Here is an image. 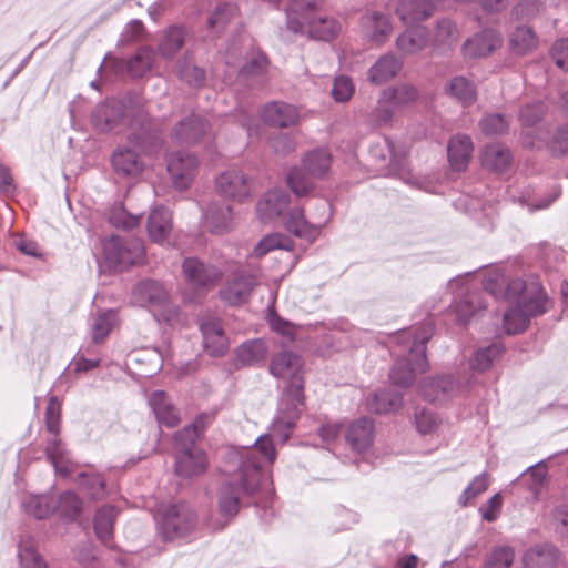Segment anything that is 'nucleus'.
Returning <instances> with one entry per match:
<instances>
[{
	"label": "nucleus",
	"instance_id": "obj_1",
	"mask_svg": "<svg viewBox=\"0 0 568 568\" xmlns=\"http://www.w3.org/2000/svg\"><path fill=\"white\" fill-rule=\"evenodd\" d=\"M519 292L515 304L504 315V328L507 334L524 332L530 317L544 314L547 311L548 300L542 288L538 286L527 287L520 280L513 281L508 285L507 296Z\"/></svg>",
	"mask_w": 568,
	"mask_h": 568
},
{
	"label": "nucleus",
	"instance_id": "obj_2",
	"mask_svg": "<svg viewBox=\"0 0 568 568\" xmlns=\"http://www.w3.org/2000/svg\"><path fill=\"white\" fill-rule=\"evenodd\" d=\"M430 334L432 328L427 325L399 334L397 338L399 343L409 347V356L405 365L397 362L392 368L389 377L394 384L406 387L414 382L417 374L427 369L426 343Z\"/></svg>",
	"mask_w": 568,
	"mask_h": 568
},
{
	"label": "nucleus",
	"instance_id": "obj_3",
	"mask_svg": "<svg viewBox=\"0 0 568 568\" xmlns=\"http://www.w3.org/2000/svg\"><path fill=\"white\" fill-rule=\"evenodd\" d=\"M323 0H293L287 11V27L293 32H303L307 26L312 38L331 41L341 31V24L333 18L317 17L310 20L313 11L318 9Z\"/></svg>",
	"mask_w": 568,
	"mask_h": 568
},
{
	"label": "nucleus",
	"instance_id": "obj_4",
	"mask_svg": "<svg viewBox=\"0 0 568 568\" xmlns=\"http://www.w3.org/2000/svg\"><path fill=\"white\" fill-rule=\"evenodd\" d=\"M258 466L260 464L254 463L250 469H237L221 486L217 504L222 516L234 517L239 513L241 499L257 490L261 480Z\"/></svg>",
	"mask_w": 568,
	"mask_h": 568
},
{
	"label": "nucleus",
	"instance_id": "obj_5",
	"mask_svg": "<svg viewBox=\"0 0 568 568\" xmlns=\"http://www.w3.org/2000/svg\"><path fill=\"white\" fill-rule=\"evenodd\" d=\"M132 298L135 304L148 307L159 321L171 322L178 315L168 291L156 281L140 282L133 290Z\"/></svg>",
	"mask_w": 568,
	"mask_h": 568
},
{
	"label": "nucleus",
	"instance_id": "obj_6",
	"mask_svg": "<svg viewBox=\"0 0 568 568\" xmlns=\"http://www.w3.org/2000/svg\"><path fill=\"white\" fill-rule=\"evenodd\" d=\"M186 440L175 442L180 452L175 459V473L183 478H194L205 474L209 467L206 453L200 448H187Z\"/></svg>",
	"mask_w": 568,
	"mask_h": 568
},
{
	"label": "nucleus",
	"instance_id": "obj_7",
	"mask_svg": "<svg viewBox=\"0 0 568 568\" xmlns=\"http://www.w3.org/2000/svg\"><path fill=\"white\" fill-rule=\"evenodd\" d=\"M195 514L184 504L170 506L162 520V529L165 538L174 539L192 531L195 527Z\"/></svg>",
	"mask_w": 568,
	"mask_h": 568
},
{
	"label": "nucleus",
	"instance_id": "obj_8",
	"mask_svg": "<svg viewBox=\"0 0 568 568\" xmlns=\"http://www.w3.org/2000/svg\"><path fill=\"white\" fill-rule=\"evenodd\" d=\"M215 189L221 196L242 202L250 196L252 182L243 171L229 169L216 178Z\"/></svg>",
	"mask_w": 568,
	"mask_h": 568
},
{
	"label": "nucleus",
	"instance_id": "obj_9",
	"mask_svg": "<svg viewBox=\"0 0 568 568\" xmlns=\"http://www.w3.org/2000/svg\"><path fill=\"white\" fill-rule=\"evenodd\" d=\"M503 44V37L494 29H484L468 38L462 51L469 59L486 58L497 51Z\"/></svg>",
	"mask_w": 568,
	"mask_h": 568
},
{
	"label": "nucleus",
	"instance_id": "obj_10",
	"mask_svg": "<svg viewBox=\"0 0 568 568\" xmlns=\"http://www.w3.org/2000/svg\"><path fill=\"white\" fill-rule=\"evenodd\" d=\"M103 252L112 264L133 265L142 261L144 246L141 241H133L130 245H124L119 237L112 236L104 242Z\"/></svg>",
	"mask_w": 568,
	"mask_h": 568
},
{
	"label": "nucleus",
	"instance_id": "obj_11",
	"mask_svg": "<svg viewBox=\"0 0 568 568\" xmlns=\"http://www.w3.org/2000/svg\"><path fill=\"white\" fill-rule=\"evenodd\" d=\"M257 284L258 281L255 274L239 271L230 277L220 294L227 304L241 305L248 301L252 291Z\"/></svg>",
	"mask_w": 568,
	"mask_h": 568
},
{
	"label": "nucleus",
	"instance_id": "obj_12",
	"mask_svg": "<svg viewBox=\"0 0 568 568\" xmlns=\"http://www.w3.org/2000/svg\"><path fill=\"white\" fill-rule=\"evenodd\" d=\"M197 164V159L192 154L185 152L171 154L168 160V172L173 185L179 190L187 189L194 179Z\"/></svg>",
	"mask_w": 568,
	"mask_h": 568
},
{
	"label": "nucleus",
	"instance_id": "obj_13",
	"mask_svg": "<svg viewBox=\"0 0 568 568\" xmlns=\"http://www.w3.org/2000/svg\"><path fill=\"white\" fill-rule=\"evenodd\" d=\"M359 23L363 38L375 45L385 43L393 31L389 18L377 11L366 12Z\"/></svg>",
	"mask_w": 568,
	"mask_h": 568
},
{
	"label": "nucleus",
	"instance_id": "obj_14",
	"mask_svg": "<svg viewBox=\"0 0 568 568\" xmlns=\"http://www.w3.org/2000/svg\"><path fill=\"white\" fill-rule=\"evenodd\" d=\"M182 267L186 281L193 286L204 290L213 287L222 276L215 266L205 265L194 257L185 258Z\"/></svg>",
	"mask_w": 568,
	"mask_h": 568
},
{
	"label": "nucleus",
	"instance_id": "obj_15",
	"mask_svg": "<svg viewBox=\"0 0 568 568\" xmlns=\"http://www.w3.org/2000/svg\"><path fill=\"white\" fill-rule=\"evenodd\" d=\"M270 373L277 378L294 379L304 376V363L300 355L283 351L270 362Z\"/></svg>",
	"mask_w": 568,
	"mask_h": 568
},
{
	"label": "nucleus",
	"instance_id": "obj_16",
	"mask_svg": "<svg viewBox=\"0 0 568 568\" xmlns=\"http://www.w3.org/2000/svg\"><path fill=\"white\" fill-rule=\"evenodd\" d=\"M325 221L326 217L318 221H308L305 219L303 210L294 209L290 212L285 226L295 236L313 242L318 237Z\"/></svg>",
	"mask_w": 568,
	"mask_h": 568
},
{
	"label": "nucleus",
	"instance_id": "obj_17",
	"mask_svg": "<svg viewBox=\"0 0 568 568\" xmlns=\"http://www.w3.org/2000/svg\"><path fill=\"white\" fill-rule=\"evenodd\" d=\"M473 141L468 135H454L447 146L448 161L454 171H465L473 155Z\"/></svg>",
	"mask_w": 568,
	"mask_h": 568
},
{
	"label": "nucleus",
	"instance_id": "obj_18",
	"mask_svg": "<svg viewBox=\"0 0 568 568\" xmlns=\"http://www.w3.org/2000/svg\"><path fill=\"white\" fill-rule=\"evenodd\" d=\"M204 349L211 356H222L229 349V339L220 322L209 321L201 324Z\"/></svg>",
	"mask_w": 568,
	"mask_h": 568
},
{
	"label": "nucleus",
	"instance_id": "obj_19",
	"mask_svg": "<svg viewBox=\"0 0 568 568\" xmlns=\"http://www.w3.org/2000/svg\"><path fill=\"white\" fill-rule=\"evenodd\" d=\"M124 108L120 102H106L99 104L92 113L94 126L106 132L115 129L123 120Z\"/></svg>",
	"mask_w": 568,
	"mask_h": 568
},
{
	"label": "nucleus",
	"instance_id": "obj_20",
	"mask_svg": "<svg viewBox=\"0 0 568 568\" xmlns=\"http://www.w3.org/2000/svg\"><path fill=\"white\" fill-rule=\"evenodd\" d=\"M264 122L280 128H286L297 123L300 119L298 110L284 102H272L264 106L262 111Z\"/></svg>",
	"mask_w": 568,
	"mask_h": 568
},
{
	"label": "nucleus",
	"instance_id": "obj_21",
	"mask_svg": "<svg viewBox=\"0 0 568 568\" xmlns=\"http://www.w3.org/2000/svg\"><path fill=\"white\" fill-rule=\"evenodd\" d=\"M434 10V0H400L396 8L399 19L407 24L428 19Z\"/></svg>",
	"mask_w": 568,
	"mask_h": 568
},
{
	"label": "nucleus",
	"instance_id": "obj_22",
	"mask_svg": "<svg viewBox=\"0 0 568 568\" xmlns=\"http://www.w3.org/2000/svg\"><path fill=\"white\" fill-rule=\"evenodd\" d=\"M402 67L403 62L393 53L384 54L368 70L367 80L375 85L384 84L394 79Z\"/></svg>",
	"mask_w": 568,
	"mask_h": 568
},
{
	"label": "nucleus",
	"instance_id": "obj_23",
	"mask_svg": "<svg viewBox=\"0 0 568 568\" xmlns=\"http://www.w3.org/2000/svg\"><path fill=\"white\" fill-rule=\"evenodd\" d=\"M373 422L363 417L349 424L345 434L346 440L356 452H364L373 443Z\"/></svg>",
	"mask_w": 568,
	"mask_h": 568
},
{
	"label": "nucleus",
	"instance_id": "obj_24",
	"mask_svg": "<svg viewBox=\"0 0 568 568\" xmlns=\"http://www.w3.org/2000/svg\"><path fill=\"white\" fill-rule=\"evenodd\" d=\"M172 213L164 207H155L148 217L146 230L150 239L163 243L172 232Z\"/></svg>",
	"mask_w": 568,
	"mask_h": 568
},
{
	"label": "nucleus",
	"instance_id": "obj_25",
	"mask_svg": "<svg viewBox=\"0 0 568 568\" xmlns=\"http://www.w3.org/2000/svg\"><path fill=\"white\" fill-rule=\"evenodd\" d=\"M234 224L235 217L229 205H211L205 214V227L213 234H225Z\"/></svg>",
	"mask_w": 568,
	"mask_h": 568
},
{
	"label": "nucleus",
	"instance_id": "obj_26",
	"mask_svg": "<svg viewBox=\"0 0 568 568\" xmlns=\"http://www.w3.org/2000/svg\"><path fill=\"white\" fill-rule=\"evenodd\" d=\"M149 403L161 425L173 428L180 424V415L164 392L156 390L152 393Z\"/></svg>",
	"mask_w": 568,
	"mask_h": 568
},
{
	"label": "nucleus",
	"instance_id": "obj_27",
	"mask_svg": "<svg viewBox=\"0 0 568 568\" xmlns=\"http://www.w3.org/2000/svg\"><path fill=\"white\" fill-rule=\"evenodd\" d=\"M209 123L197 115L183 119L174 129V138L184 143H196L209 132Z\"/></svg>",
	"mask_w": 568,
	"mask_h": 568
},
{
	"label": "nucleus",
	"instance_id": "obj_28",
	"mask_svg": "<svg viewBox=\"0 0 568 568\" xmlns=\"http://www.w3.org/2000/svg\"><path fill=\"white\" fill-rule=\"evenodd\" d=\"M288 196L281 190H274L257 203V214L262 221L273 220L280 216L286 209Z\"/></svg>",
	"mask_w": 568,
	"mask_h": 568
},
{
	"label": "nucleus",
	"instance_id": "obj_29",
	"mask_svg": "<svg viewBox=\"0 0 568 568\" xmlns=\"http://www.w3.org/2000/svg\"><path fill=\"white\" fill-rule=\"evenodd\" d=\"M118 511L113 506L101 507L94 517V531L98 538L105 545L111 547L113 541V529Z\"/></svg>",
	"mask_w": 568,
	"mask_h": 568
},
{
	"label": "nucleus",
	"instance_id": "obj_30",
	"mask_svg": "<svg viewBox=\"0 0 568 568\" xmlns=\"http://www.w3.org/2000/svg\"><path fill=\"white\" fill-rule=\"evenodd\" d=\"M255 453H260L262 458L272 464L275 460L276 452L273 444V440L268 436H261L255 443L254 450H247L243 456V462L239 469H250L254 465V463L260 464L258 470L262 467V459H257L255 457ZM261 475V473L258 471Z\"/></svg>",
	"mask_w": 568,
	"mask_h": 568
},
{
	"label": "nucleus",
	"instance_id": "obj_31",
	"mask_svg": "<svg viewBox=\"0 0 568 568\" xmlns=\"http://www.w3.org/2000/svg\"><path fill=\"white\" fill-rule=\"evenodd\" d=\"M511 162V155L508 149L500 144H489L481 154V164L484 168L495 172L506 171Z\"/></svg>",
	"mask_w": 568,
	"mask_h": 568
},
{
	"label": "nucleus",
	"instance_id": "obj_32",
	"mask_svg": "<svg viewBox=\"0 0 568 568\" xmlns=\"http://www.w3.org/2000/svg\"><path fill=\"white\" fill-rule=\"evenodd\" d=\"M427 32L423 28L407 29L396 40L397 49L404 54H416L427 45Z\"/></svg>",
	"mask_w": 568,
	"mask_h": 568
},
{
	"label": "nucleus",
	"instance_id": "obj_33",
	"mask_svg": "<svg viewBox=\"0 0 568 568\" xmlns=\"http://www.w3.org/2000/svg\"><path fill=\"white\" fill-rule=\"evenodd\" d=\"M304 376L290 379L282 394V405L288 412L298 413L304 406Z\"/></svg>",
	"mask_w": 568,
	"mask_h": 568
},
{
	"label": "nucleus",
	"instance_id": "obj_34",
	"mask_svg": "<svg viewBox=\"0 0 568 568\" xmlns=\"http://www.w3.org/2000/svg\"><path fill=\"white\" fill-rule=\"evenodd\" d=\"M112 165L118 173L124 175L139 174L143 169L139 155L130 149L115 151L112 155Z\"/></svg>",
	"mask_w": 568,
	"mask_h": 568
},
{
	"label": "nucleus",
	"instance_id": "obj_35",
	"mask_svg": "<svg viewBox=\"0 0 568 568\" xmlns=\"http://www.w3.org/2000/svg\"><path fill=\"white\" fill-rule=\"evenodd\" d=\"M332 164V156L325 149H317L307 153L303 166L313 178H324Z\"/></svg>",
	"mask_w": 568,
	"mask_h": 568
},
{
	"label": "nucleus",
	"instance_id": "obj_36",
	"mask_svg": "<svg viewBox=\"0 0 568 568\" xmlns=\"http://www.w3.org/2000/svg\"><path fill=\"white\" fill-rule=\"evenodd\" d=\"M267 346L262 339H252L243 343L236 351L237 361L243 365H253L265 359Z\"/></svg>",
	"mask_w": 568,
	"mask_h": 568
},
{
	"label": "nucleus",
	"instance_id": "obj_37",
	"mask_svg": "<svg viewBox=\"0 0 568 568\" xmlns=\"http://www.w3.org/2000/svg\"><path fill=\"white\" fill-rule=\"evenodd\" d=\"M459 36L456 23L444 18L437 21L432 42L436 47H450L458 41Z\"/></svg>",
	"mask_w": 568,
	"mask_h": 568
},
{
	"label": "nucleus",
	"instance_id": "obj_38",
	"mask_svg": "<svg viewBox=\"0 0 568 568\" xmlns=\"http://www.w3.org/2000/svg\"><path fill=\"white\" fill-rule=\"evenodd\" d=\"M510 47L517 54H527L538 45V38L535 32L527 27L517 28L510 36Z\"/></svg>",
	"mask_w": 568,
	"mask_h": 568
},
{
	"label": "nucleus",
	"instance_id": "obj_39",
	"mask_svg": "<svg viewBox=\"0 0 568 568\" xmlns=\"http://www.w3.org/2000/svg\"><path fill=\"white\" fill-rule=\"evenodd\" d=\"M557 560L556 551L552 548H532L524 558V568H554Z\"/></svg>",
	"mask_w": 568,
	"mask_h": 568
},
{
	"label": "nucleus",
	"instance_id": "obj_40",
	"mask_svg": "<svg viewBox=\"0 0 568 568\" xmlns=\"http://www.w3.org/2000/svg\"><path fill=\"white\" fill-rule=\"evenodd\" d=\"M294 246V242L291 237L281 234L273 233L264 236L254 247L253 254L256 257H262L273 250H285L291 251Z\"/></svg>",
	"mask_w": 568,
	"mask_h": 568
},
{
	"label": "nucleus",
	"instance_id": "obj_41",
	"mask_svg": "<svg viewBox=\"0 0 568 568\" xmlns=\"http://www.w3.org/2000/svg\"><path fill=\"white\" fill-rule=\"evenodd\" d=\"M214 419L215 413H204L199 415L191 425L185 426L181 432L175 434L174 440H186L190 444H193Z\"/></svg>",
	"mask_w": 568,
	"mask_h": 568
},
{
	"label": "nucleus",
	"instance_id": "obj_42",
	"mask_svg": "<svg viewBox=\"0 0 568 568\" xmlns=\"http://www.w3.org/2000/svg\"><path fill=\"white\" fill-rule=\"evenodd\" d=\"M447 92L464 105L471 104L476 100V90L473 83L464 77H455L447 85Z\"/></svg>",
	"mask_w": 568,
	"mask_h": 568
},
{
	"label": "nucleus",
	"instance_id": "obj_43",
	"mask_svg": "<svg viewBox=\"0 0 568 568\" xmlns=\"http://www.w3.org/2000/svg\"><path fill=\"white\" fill-rule=\"evenodd\" d=\"M315 179L308 174L304 166L294 168L287 175V184L297 196H303L314 189Z\"/></svg>",
	"mask_w": 568,
	"mask_h": 568
},
{
	"label": "nucleus",
	"instance_id": "obj_44",
	"mask_svg": "<svg viewBox=\"0 0 568 568\" xmlns=\"http://www.w3.org/2000/svg\"><path fill=\"white\" fill-rule=\"evenodd\" d=\"M402 396L390 392L375 393L367 403L368 408L374 413H388L402 405Z\"/></svg>",
	"mask_w": 568,
	"mask_h": 568
},
{
	"label": "nucleus",
	"instance_id": "obj_45",
	"mask_svg": "<svg viewBox=\"0 0 568 568\" xmlns=\"http://www.w3.org/2000/svg\"><path fill=\"white\" fill-rule=\"evenodd\" d=\"M514 561V549L508 546H499L487 554L483 568H510Z\"/></svg>",
	"mask_w": 568,
	"mask_h": 568
},
{
	"label": "nucleus",
	"instance_id": "obj_46",
	"mask_svg": "<svg viewBox=\"0 0 568 568\" xmlns=\"http://www.w3.org/2000/svg\"><path fill=\"white\" fill-rule=\"evenodd\" d=\"M485 308L480 293H469L455 305L457 317L460 322L467 323L479 310Z\"/></svg>",
	"mask_w": 568,
	"mask_h": 568
},
{
	"label": "nucleus",
	"instance_id": "obj_47",
	"mask_svg": "<svg viewBox=\"0 0 568 568\" xmlns=\"http://www.w3.org/2000/svg\"><path fill=\"white\" fill-rule=\"evenodd\" d=\"M384 97L389 98L393 104L398 108L408 105L416 101L418 91L409 84H400L394 88L383 90Z\"/></svg>",
	"mask_w": 568,
	"mask_h": 568
},
{
	"label": "nucleus",
	"instance_id": "obj_48",
	"mask_svg": "<svg viewBox=\"0 0 568 568\" xmlns=\"http://www.w3.org/2000/svg\"><path fill=\"white\" fill-rule=\"evenodd\" d=\"M183 43V30L178 27H172L165 32L160 43L159 50L163 57L172 58L182 48Z\"/></svg>",
	"mask_w": 568,
	"mask_h": 568
},
{
	"label": "nucleus",
	"instance_id": "obj_49",
	"mask_svg": "<svg viewBox=\"0 0 568 568\" xmlns=\"http://www.w3.org/2000/svg\"><path fill=\"white\" fill-rule=\"evenodd\" d=\"M396 109L397 106L392 103L389 98L384 97L383 91L375 109L371 113V122L375 126H383L390 123Z\"/></svg>",
	"mask_w": 568,
	"mask_h": 568
},
{
	"label": "nucleus",
	"instance_id": "obj_50",
	"mask_svg": "<svg viewBox=\"0 0 568 568\" xmlns=\"http://www.w3.org/2000/svg\"><path fill=\"white\" fill-rule=\"evenodd\" d=\"M503 352L504 347L501 344H493L486 348L479 349L474 355L471 368L479 372L488 369L493 362L498 358Z\"/></svg>",
	"mask_w": 568,
	"mask_h": 568
},
{
	"label": "nucleus",
	"instance_id": "obj_51",
	"mask_svg": "<svg viewBox=\"0 0 568 568\" xmlns=\"http://www.w3.org/2000/svg\"><path fill=\"white\" fill-rule=\"evenodd\" d=\"M116 323V313L108 311L99 315L93 324L92 334L95 343H101L112 331Z\"/></svg>",
	"mask_w": 568,
	"mask_h": 568
},
{
	"label": "nucleus",
	"instance_id": "obj_52",
	"mask_svg": "<svg viewBox=\"0 0 568 568\" xmlns=\"http://www.w3.org/2000/svg\"><path fill=\"white\" fill-rule=\"evenodd\" d=\"M153 62L152 51L149 49H141L128 63V71L132 77H142L145 72L151 70Z\"/></svg>",
	"mask_w": 568,
	"mask_h": 568
},
{
	"label": "nucleus",
	"instance_id": "obj_53",
	"mask_svg": "<svg viewBox=\"0 0 568 568\" xmlns=\"http://www.w3.org/2000/svg\"><path fill=\"white\" fill-rule=\"evenodd\" d=\"M82 508L81 499L71 491H65L59 497L55 509L60 511V514L68 518H75Z\"/></svg>",
	"mask_w": 568,
	"mask_h": 568
},
{
	"label": "nucleus",
	"instance_id": "obj_54",
	"mask_svg": "<svg viewBox=\"0 0 568 568\" xmlns=\"http://www.w3.org/2000/svg\"><path fill=\"white\" fill-rule=\"evenodd\" d=\"M489 486V475L484 473L476 476L467 488L463 491L459 497V503L462 506H467L469 501L480 494L485 493Z\"/></svg>",
	"mask_w": 568,
	"mask_h": 568
},
{
	"label": "nucleus",
	"instance_id": "obj_55",
	"mask_svg": "<svg viewBox=\"0 0 568 568\" xmlns=\"http://www.w3.org/2000/svg\"><path fill=\"white\" fill-rule=\"evenodd\" d=\"M415 424L419 434L434 435L440 428L442 419L434 413L423 409L419 413H416Z\"/></svg>",
	"mask_w": 568,
	"mask_h": 568
},
{
	"label": "nucleus",
	"instance_id": "obj_56",
	"mask_svg": "<svg viewBox=\"0 0 568 568\" xmlns=\"http://www.w3.org/2000/svg\"><path fill=\"white\" fill-rule=\"evenodd\" d=\"M175 73L180 79L194 87L204 81V71L187 60L178 63Z\"/></svg>",
	"mask_w": 568,
	"mask_h": 568
},
{
	"label": "nucleus",
	"instance_id": "obj_57",
	"mask_svg": "<svg viewBox=\"0 0 568 568\" xmlns=\"http://www.w3.org/2000/svg\"><path fill=\"white\" fill-rule=\"evenodd\" d=\"M109 221L115 227L133 229L139 225L140 216L128 213L122 205H115L109 213Z\"/></svg>",
	"mask_w": 568,
	"mask_h": 568
},
{
	"label": "nucleus",
	"instance_id": "obj_58",
	"mask_svg": "<svg viewBox=\"0 0 568 568\" xmlns=\"http://www.w3.org/2000/svg\"><path fill=\"white\" fill-rule=\"evenodd\" d=\"M19 558L21 568H48L47 562L31 544H21Z\"/></svg>",
	"mask_w": 568,
	"mask_h": 568
},
{
	"label": "nucleus",
	"instance_id": "obj_59",
	"mask_svg": "<svg viewBox=\"0 0 568 568\" xmlns=\"http://www.w3.org/2000/svg\"><path fill=\"white\" fill-rule=\"evenodd\" d=\"M57 500L53 497H33L29 503V511L38 519L48 517L55 510Z\"/></svg>",
	"mask_w": 568,
	"mask_h": 568
},
{
	"label": "nucleus",
	"instance_id": "obj_60",
	"mask_svg": "<svg viewBox=\"0 0 568 568\" xmlns=\"http://www.w3.org/2000/svg\"><path fill=\"white\" fill-rule=\"evenodd\" d=\"M60 416H61V404L57 399V397L52 396V397H50L47 409H45V426H47V429L53 435H59Z\"/></svg>",
	"mask_w": 568,
	"mask_h": 568
},
{
	"label": "nucleus",
	"instance_id": "obj_61",
	"mask_svg": "<svg viewBox=\"0 0 568 568\" xmlns=\"http://www.w3.org/2000/svg\"><path fill=\"white\" fill-rule=\"evenodd\" d=\"M548 150L556 156L568 154V124L558 128L552 134L551 140L548 143Z\"/></svg>",
	"mask_w": 568,
	"mask_h": 568
},
{
	"label": "nucleus",
	"instance_id": "obj_62",
	"mask_svg": "<svg viewBox=\"0 0 568 568\" xmlns=\"http://www.w3.org/2000/svg\"><path fill=\"white\" fill-rule=\"evenodd\" d=\"M355 92L354 84L351 78L341 75L334 81L332 94L336 101L345 102L348 101Z\"/></svg>",
	"mask_w": 568,
	"mask_h": 568
},
{
	"label": "nucleus",
	"instance_id": "obj_63",
	"mask_svg": "<svg viewBox=\"0 0 568 568\" xmlns=\"http://www.w3.org/2000/svg\"><path fill=\"white\" fill-rule=\"evenodd\" d=\"M80 485L87 490L88 495L94 499L100 498L104 494V481L100 475H80Z\"/></svg>",
	"mask_w": 568,
	"mask_h": 568
},
{
	"label": "nucleus",
	"instance_id": "obj_64",
	"mask_svg": "<svg viewBox=\"0 0 568 568\" xmlns=\"http://www.w3.org/2000/svg\"><path fill=\"white\" fill-rule=\"evenodd\" d=\"M237 12L236 7L225 3L216 8L213 14L209 19V26L211 28H221L224 27L231 18H233Z\"/></svg>",
	"mask_w": 568,
	"mask_h": 568
}]
</instances>
